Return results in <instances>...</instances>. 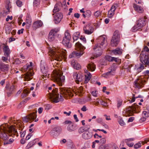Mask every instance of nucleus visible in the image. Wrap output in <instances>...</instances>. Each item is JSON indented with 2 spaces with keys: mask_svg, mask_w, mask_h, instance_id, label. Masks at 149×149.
I'll return each instance as SVG.
<instances>
[{
  "mask_svg": "<svg viewBox=\"0 0 149 149\" xmlns=\"http://www.w3.org/2000/svg\"><path fill=\"white\" fill-rule=\"evenodd\" d=\"M48 91L49 94V96L50 99L52 102L57 103L60 101H63V97L65 95H68L70 97H72L73 95V93L74 92V90L71 88H67L66 89L63 88H60V90L61 92V94L60 95V97H59V94L57 93V89H53L52 91V87L48 88Z\"/></svg>",
  "mask_w": 149,
  "mask_h": 149,
  "instance_id": "1",
  "label": "nucleus"
},
{
  "mask_svg": "<svg viewBox=\"0 0 149 149\" xmlns=\"http://www.w3.org/2000/svg\"><path fill=\"white\" fill-rule=\"evenodd\" d=\"M49 54L50 56L51 61H59L61 59L62 56H65L66 52L65 50L56 49L54 47H49Z\"/></svg>",
  "mask_w": 149,
  "mask_h": 149,
  "instance_id": "2",
  "label": "nucleus"
},
{
  "mask_svg": "<svg viewBox=\"0 0 149 149\" xmlns=\"http://www.w3.org/2000/svg\"><path fill=\"white\" fill-rule=\"evenodd\" d=\"M62 72L59 70H54L51 75L52 80L61 86L65 80L64 76L62 75Z\"/></svg>",
  "mask_w": 149,
  "mask_h": 149,
  "instance_id": "3",
  "label": "nucleus"
},
{
  "mask_svg": "<svg viewBox=\"0 0 149 149\" xmlns=\"http://www.w3.org/2000/svg\"><path fill=\"white\" fill-rule=\"evenodd\" d=\"M99 43L96 45L94 47V50L95 52L94 56L96 57L100 56L102 54V49L104 47V45L106 41L105 37H100L99 38Z\"/></svg>",
  "mask_w": 149,
  "mask_h": 149,
  "instance_id": "4",
  "label": "nucleus"
},
{
  "mask_svg": "<svg viewBox=\"0 0 149 149\" xmlns=\"http://www.w3.org/2000/svg\"><path fill=\"white\" fill-rule=\"evenodd\" d=\"M32 62L30 63V65H28L27 64L26 65L24 66L23 67L25 70L27 71L28 70V72L24 76V80L25 81H29L31 80L32 79L31 76L33 74V73L32 72Z\"/></svg>",
  "mask_w": 149,
  "mask_h": 149,
  "instance_id": "5",
  "label": "nucleus"
},
{
  "mask_svg": "<svg viewBox=\"0 0 149 149\" xmlns=\"http://www.w3.org/2000/svg\"><path fill=\"white\" fill-rule=\"evenodd\" d=\"M140 107L137 104H134L132 106L127 108L123 111L127 116H130L133 115V113L135 111L139 112Z\"/></svg>",
  "mask_w": 149,
  "mask_h": 149,
  "instance_id": "6",
  "label": "nucleus"
},
{
  "mask_svg": "<svg viewBox=\"0 0 149 149\" xmlns=\"http://www.w3.org/2000/svg\"><path fill=\"white\" fill-rule=\"evenodd\" d=\"M120 36L119 32L116 30L114 32L111 40V45L113 46H116L119 42Z\"/></svg>",
  "mask_w": 149,
  "mask_h": 149,
  "instance_id": "7",
  "label": "nucleus"
},
{
  "mask_svg": "<svg viewBox=\"0 0 149 149\" xmlns=\"http://www.w3.org/2000/svg\"><path fill=\"white\" fill-rule=\"evenodd\" d=\"M70 39L71 36L69 33L68 31H66L62 40L63 44L67 47H71V45L70 42Z\"/></svg>",
  "mask_w": 149,
  "mask_h": 149,
  "instance_id": "8",
  "label": "nucleus"
},
{
  "mask_svg": "<svg viewBox=\"0 0 149 149\" xmlns=\"http://www.w3.org/2000/svg\"><path fill=\"white\" fill-rule=\"evenodd\" d=\"M75 49L76 51H74L72 53V54L75 56L79 57L83 54V51L81 50L82 45L79 42L76 43L75 45Z\"/></svg>",
  "mask_w": 149,
  "mask_h": 149,
  "instance_id": "9",
  "label": "nucleus"
},
{
  "mask_svg": "<svg viewBox=\"0 0 149 149\" xmlns=\"http://www.w3.org/2000/svg\"><path fill=\"white\" fill-rule=\"evenodd\" d=\"M140 60L141 62L144 65H149V55L146 52H142L140 56Z\"/></svg>",
  "mask_w": 149,
  "mask_h": 149,
  "instance_id": "10",
  "label": "nucleus"
},
{
  "mask_svg": "<svg viewBox=\"0 0 149 149\" xmlns=\"http://www.w3.org/2000/svg\"><path fill=\"white\" fill-rule=\"evenodd\" d=\"M40 68L41 71L43 74L42 77L43 79V77H47L48 76V68L47 64L44 62H41L40 65Z\"/></svg>",
  "mask_w": 149,
  "mask_h": 149,
  "instance_id": "11",
  "label": "nucleus"
},
{
  "mask_svg": "<svg viewBox=\"0 0 149 149\" xmlns=\"http://www.w3.org/2000/svg\"><path fill=\"white\" fill-rule=\"evenodd\" d=\"M36 113L33 112L23 117V120L25 122H27L29 120H34L35 122H37L38 120V119L36 118Z\"/></svg>",
  "mask_w": 149,
  "mask_h": 149,
  "instance_id": "12",
  "label": "nucleus"
},
{
  "mask_svg": "<svg viewBox=\"0 0 149 149\" xmlns=\"http://www.w3.org/2000/svg\"><path fill=\"white\" fill-rule=\"evenodd\" d=\"M146 82V80L140 77L136 79L134 81L135 87L139 89L143 86L144 83Z\"/></svg>",
  "mask_w": 149,
  "mask_h": 149,
  "instance_id": "13",
  "label": "nucleus"
},
{
  "mask_svg": "<svg viewBox=\"0 0 149 149\" xmlns=\"http://www.w3.org/2000/svg\"><path fill=\"white\" fill-rule=\"evenodd\" d=\"M148 19L146 16L141 17L138 20L137 23L138 26L141 28L145 26L147 22Z\"/></svg>",
  "mask_w": 149,
  "mask_h": 149,
  "instance_id": "14",
  "label": "nucleus"
},
{
  "mask_svg": "<svg viewBox=\"0 0 149 149\" xmlns=\"http://www.w3.org/2000/svg\"><path fill=\"white\" fill-rule=\"evenodd\" d=\"M62 130L61 127L60 126H56L51 131L50 134L54 137L58 136Z\"/></svg>",
  "mask_w": 149,
  "mask_h": 149,
  "instance_id": "15",
  "label": "nucleus"
},
{
  "mask_svg": "<svg viewBox=\"0 0 149 149\" xmlns=\"http://www.w3.org/2000/svg\"><path fill=\"white\" fill-rule=\"evenodd\" d=\"M84 33L87 35L91 34L94 31V28L89 24L86 25L83 27Z\"/></svg>",
  "mask_w": 149,
  "mask_h": 149,
  "instance_id": "16",
  "label": "nucleus"
},
{
  "mask_svg": "<svg viewBox=\"0 0 149 149\" xmlns=\"http://www.w3.org/2000/svg\"><path fill=\"white\" fill-rule=\"evenodd\" d=\"M59 31L57 29H54L52 30L49 32L48 36V40L49 41L54 40L55 38V35Z\"/></svg>",
  "mask_w": 149,
  "mask_h": 149,
  "instance_id": "17",
  "label": "nucleus"
},
{
  "mask_svg": "<svg viewBox=\"0 0 149 149\" xmlns=\"http://www.w3.org/2000/svg\"><path fill=\"white\" fill-rule=\"evenodd\" d=\"M10 69V65L2 62L0 63V70L6 73Z\"/></svg>",
  "mask_w": 149,
  "mask_h": 149,
  "instance_id": "18",
  "label": "nucleus"
},
{
  "mask_svg": "<svg viewBox=\"0 0 149 149\" xmlns=\"http://www.w3.org/2000/svg\"><path fill=\"white\" fill-rule=\"evenodd\" d=\"M116 69V67L114 66H111L109 68V72L103 74V76L107 78V76L110 75H113L115 73V71Z\"/></svg>",
  "mask_w": 149,
  "mask_h": 149,
  "instance_id": "19",
  "label": "nucleus"
},
{
  "mask_svg": "<svg viewBox=\"0 0 149 149\" xmlns=\"http://www.w3.org/2000/svg\"><path fill=\"white\" fill-rule=\"evenodd\" d=\"M63 17V15L61 13L56 14L54 17V22L55 24H57L59 23Z\"/></svg>",
  "mask_w": 149,
  "mask_h": 149,
  "instance_id": "20",
  "label": "nucleus"
},
{
  "mask_svg": "<svg viewBox=\"0 0 149 149\" xmlns=\"http://www.w3.org/2000/svg\"><path fill=\"white\" fill-rule=\"evenodd\" d=\"M73 76L74 79H75L76 82L78 84L79 82L81 81L83 77L80 74H78L77 72H74L73 74Z\"/></svg>",
  "mask_w": 149,
  "mask_h": 149,
  "instance_id": "21",
  "label": "nucleus"
},
{
  "mask_svg": "<svg viewBox=\"0 0 149 149\" xmlns=\"http://www.w3.org/2000/svg\"><path fill=\"white\" fill-rule=\"evenodd\" d=\"M116 8V5L115 4H114L112 6L110 10L108 12V15L109 18H111L114 15Z\"/></svg>",
  "mask_w": 149,
  "mask_h": 149,
  "instance_id": "22",
  "label": "nucleus"
},
{
  "mask_svg": "<svg viewBox=\"0 0 149 149\" xmlns=\"http://www.w3.org/2000/svg\"><path fill=\"white\" fill-rule=\"evenodd\" d=\"M93 134L88 131H86L82 135V138L85 140H88L91 138L93 136Z\"/></svg>",
  "mask_w": 149,
  "mask_h": 149,
  "instance_id": "23",
  "label": "nucleus"
},
{
  "mask_svg": "<svg viewBox=\"0 0 149 149\" xmlns=\"http://www.w3.org/2000/svg\"><path fill=\"white\" fill-rule=\"evenodd\" d=\"M85 79L84 82L85 83H87L90 79L92 76L91 74L87 70H85Z\"/></svg>",
  "mask_w": 149,
  "mask_h": 149,
  "instance_id": "24",
  "label": "nucleus"
},
{
  "mask_svg": "<svg viewBox=\"0 0 149 149\" xmlns=\"http://www.w3.org/2000/svg\"><path fill=\"white\" fill-rule=\"evenodd\" d=\"M133 7L134 9V10L138 13H141L143 12L144 10L141 7L138 6L135 3L133 4Z\"/></svg>",
  "mask_w": 149,
  "mask_h": 149,
  "instance_id": "25",
  "label": "nucleus"
},
{
  "mask_svg": "<svg viewBox=\"0 0 149 149\" xmlns=\"http://www.w3.org/2000/svg\"><path fill=\"white\" fill-rule=\"evenodd\" d=\"M43 23L40 20L36 21L34 22L33 24V27L35 29H37L42 26Z\"/></svg>",
  "mask_w": 149,
  "mask_h": 149,
  "instance_id": "26",
  "label": "nucleus"
},
{
  "mask_svg": "<svg viewBox=\"0 0 149 149\" xmlns=\"http://www.w3.org/2000/svg\"><path fill=\"white\" fill-rule=\"evenodd\" d=\"M3 51L4 55L7 56V57L9 56V54L10 53V51L8 46L5 45L4 47L3 48Z\"/></svg>",
  "mask_w": 149,
  "mask_h": 149,
  "instance_id": "27",
  "label": "nucleus"
},
{
  "mask_svg": "<svg viewBox=\"0 0 149 149\" xmlns=\"http://www.w3.org/2000/svg\"><path fill=\"white\" fill-rule=\"evenodd\" d=\"M87 67L88 70L92 72L94 71L96 68L95 65L93 63H88Z\"/></svg>",
  "mask_w": 149,
  "mask_h": 149,
  "instance_id": "28",
  "label": "nucleus"
},
{
  "mask_svg": "<svg viewBox=\"0 0 149 149\" xmlns=\"http://www.w3.org/2000/svg\"><path fill=\"white\" fill-rule=\"evenodd\" d=\"M71 64L73 68L76 70H79L81 68V66L80 65L74 61H72Z\"/></svg>",
  "mask_w": 149,
  "mask_h": 149,
  "instance_id": "29",
  "label": "nucleus"
},
{
  "mask_svg": "<svg viewBox=\"0 0 149 149\" xmlns=\"http://www.w3.org/2000/svg\"><path fill=\"white\" fill-rule=\"evenodd\" d=\"M112 52L115 55H120L122 54V49L119 48H117L116 49L112 51Z\"/></svg>",
  "mask_w": 149,
  "mask_h": 149,
  "instance_id": "30",
  "label": "nucleus"
},
{
  "mask_svg": "<svg viewBox=\"0 0 149 149\" xmlns=\"http://www.w3.org/2000/svg\"><path fill=\"white\" fill-rule=\"evenodd\" d=\"M6 88L7 90L9 92H11L14 89V86L13 85H10L8 83L6 84Z\"/></svg>",
  "mask_w": 149,
  "mask_h": 149,
  "instance_id": "31",
  "label": "nucleus"
},
{
  "mask_svg": "<svg viewBox=\"0 0 149 149\" xmlns=\"http://www.w3.org/2000/svg\"><path fill=\"white\" fill-rule=\"evenodd\" d=\"M143 75L141 77L144 80H146V81L149 77V70H146L143 73Z\"/></svg>",
  "mask_w": 149,
  "mask_h": 149,
  "instance_id": "32",
  "label": "nucleus"
},
{
  "mask_svg": "<svg viewBox=\"0 0 149 149\" xmlns=\"http://www.w3.org/2000/svg\"><path fill=\"white\" fill-rule=\"evenodd\" d=\"M74 125V124L72 123L70 124L67 127L68 130L70 132L74 131L75 130Z\"/></svg>",
  "mask_w": 149,
  "mask_h": 149,
  "instance_id": "33",
  "label": "nucleus"
},
{
  "mask_svg": "<svg viewBox=\"0 0 149 149\" xmlns=\"http://www.w3.org/2000/svg\"><path fill=\"white\" fill-rule=\"evenodd\" d=\"M32 20L31 16L28 15L27 16L26 19V25L29 26L31 25Z\"/></svg>",
  "mask_w": 149,
  "mask_h": 149,
  "instance_id": "34",
  "label": "nucleus"
},
{
  "mask_svg": "<svg viewBox=\"0 0 149 149\" xmlns=\"http://www.w3.org/2000/svg\"><path fill=\"white\" fill-rule=\"evenodd\" d=\"M29 91L27 89H24L23 90L22 93V94L21 96L22 98L26 97L29 93Z\"/></svg>",
  "mask_w": 149,
  "mask_h": 149,
  "instance_id": "35",
  "label": "nucleus"
},
{
  "mask_svg": "<svg viewBox=\"0 0 149 149\" xmlns=\"http://www.w3.org/2000/svg\"><path fill=\"white\" fill-rule=\"evenodd\" d=\"M79 35L80 33L79 32H75L73 34V38L74 41H76L78 39Z\"/></svg>",
  "mask_w": 149,
  "mask_h": 149,
  "instance_id": "36",
  "label": "nucleus"
},
{
  "mask_svg": "<svg viewBox=\"0 0 149 149\" xmlns=\"http://www.w3.org/2000/svg\"><path fill=\"white\" fill-rule=\"evenodd\" d=\"M35 140H34L29 142L26 146V148L27 149L29 148L32 146L35 143Z\"/></svg>",
  "mask_w": 149,
  "mask_h": 149,
  "instance_id": "37",
  "label": "nucleus"
},
{
  "mask_svg": "<svg viewBox=\"0 0 149 149\" xmlns=\"http://www.w3.org/2000/svg\"><path fill=\"white\" fill-rule=\"evenodd\" d=\"M109 148V144H107L104 145L100 146L98 147V149H108Z\"/></svg>",
  "mask_w": 149,
  "mask_h": 149,
  "instance_id": "38",
  "label": "nucleus"
},
{
  "mask_svg": "<svg viewBox=\"0 0 149 149\" xmlns=\"http://www.w3.org/2000/svg\"><path fill=\"white\" fill-rule=\"evenodd\" d=\"M141 96L140 95H139L138 96L135 97V95L134 94L132 95V98L131 100H129L130 102L132 103L135 101L136 98H141Z\"/></svg>",
  "mask_w": 149,
  "mask_h": 149,
  "instance_id": "39",
  "label": "nucleus"
},
{
  "mask_svg": "<svg viewBox=\"0 0 149 149\" xmlns=\"http://www.w3.org/2000/svg\"><path fill=\"white\" fill-rule=\"evenodd\" d=\"M11 7L9 0H7L6 2V8L8 11H9L10 8Z\"/></svg>",
  "mask_w": 149,
  "mask_h": 149,
  "instance_id": "40",
  "label": "nucleus"
},
{
  "mask_svg": "<svg viewBox=\"0 0 149 149\" xmlns=\"http://www.w3.org/2000/svg\"><path fill=\"white\" fill-rule=\"evenodd\" d=\"M144 68V66L143 65L140 64L139 67L137 69V71L138 72H140Z\"/></svg>",
  "mask_w": 149,
  "mask_h": 149,
  "instance_id": "41",
  "label": "nucleus"
},
{
  "mask_svg": "<svg viewBox=\"0 0 149 149\" xmlns=\"http://www.w3.org/2000/svg\"><path fill=\"white\" fill-rule=\"evenodd\" d=\"M123 103V100H118L117 101V107L119 108L122 105Z\"/></svg>",
  "mask_w": 149,
  "mask_h": 149,
  "instance_id": "42",
  "label": "nucleus"
},
{
  "mask_svg": "<svg viewBox=\"0 0 149 149\" xmlns=\"http://www.w3.org/2000/svg\"><path fill=\"white\" fill-rule=\"evenodd\" d=\"M143 117H145L146 118L149 117V112L148 111H144L143 112Z\"/></svg>",
  "mask_w": 149,
  "mask_h": 149,
  "instance_id": "43",
  "label": "nucleus"
},
{
  "mask_svg": "<svg viewBox=\"0 0 149 149\" xmlns=\"http://www.w3.org/2000/svg\"><path fill=\"white\" fill-rule=\"evenodd\" d=\"M14 141V140L12 138H10L9 139V140H7L6 141V142H4V144H11Z\"/></svg>",
  "mask_w": 149,
  "mask_h": 149,
  "instance_id": "44",
  "label": "nucleus"
},
{
  "mask_svg": "<svg viewBox=\"0 0 149 149\" xmlns=\"http://www.w3.org/2000/svg\"><path fill=\"white\" fill-rule=\"evenodd\" d=\"M141 146V143L139 142L135 144L134 146V147L135 149H137Z\"/></svg>",
  "mask_w": 149,
  "mask_h": 149,
  "instance_id": "45",
  "label": "nucleus"
},
{
  "mask_svg": "<svg viewBox=\"0 0 149 149\" xmlns=\"http://www.w3.org/2000/svg\"><path fill=\"white\" fill-rule=\"evenodd\" d=\"M139 27L138 26L137 24L136 25L134 26L132 29V31L133 32H134L135 31L138 30L139 29H140Z\"/></svg>",
  "mask_w": 149,
  "mask_h": 149,
  "instance_id": "46",
  "label": "nucleus"
},
{
  "mask_svg": "<svg viewBox=\"0 0 149 149\" xmlns=\"http://www.w3.org/2000/svg\"><path fill=\"white\" fill-rule=\"evenodd\" d=\"M84 131H86L84 127H81L78 130V132L79 133L81 134Z\"/></svg>",
  "mask_w": 149,
  "mask_h": 149,
  "instance_id": "47",
  "label": "nucleus"
},
{
  "mask_svg": "<svg viewBox=\"0 0 149 149\" xmlns=\"http://www.w3.org/2000/svg\"><path fill=\"white\" fill-rule=\"evenodd\" d=\"M101 14V12L100 11L98 10L95 12L94 13V15L96 17H97Z\"/></svg>",
  "mask_w": 149,
  "mask_h": 149,
  "instance_id": "48",
  "label": "nucleus"
},
{
  "mask_svg": "<svg viewBox=\"0 0 149 149\" xmlns=\"http://www.w3.org/2000/svg\"><path fill=\"white\" fill-rule=\"evenodd\" d=\"M85 13L86 17H89L91 16V11L89 10H87L86 12Z\"/></svg>",
  "mask_w": 149,
  "mask_h": 149,
  "instance_id": "49",
  "label": "nucleus"
},
{
  "mask_svg": "<svg viewBox=\"0 0 149 149\" xmlns=\"http://www.w3.org/2000/svg\"><path fill=\"white\" fill-rule=\"evenodd\" d=\"M40 0H34L33 2L34 5L35 6H37L40 4Z\"/></svg>",
  "mask_w": 149,
  "mask_h": 149,
  "instance_id": "50",
  "label": "nucleus"
},
{
  "mask_svg": "<svg viewBox=\"0 0 149 149\" xmlns=\"http://www.w3.org/2000/svg\"><path fill=\"white\" fill-rule=\"evenodd\" d=\"M106 142V140L104 138H102L100 140V143L102 144H105Z\"/></svg>",
  "mask_w": 149,
  "mask_h": 149,
  "instance_id": "51",
  "label": "nucleus"
},
{
  "mask_svg": "<svg viewBox=\"0 0 149 149\" xmlns=\"http://www.w3.org/2000/svg\"><path fill=\"white\" fill-rule=\"evenodd\" d=\"M16 3L17 6L19 7H21L22 5V2L19 0L17 1L16 2Z\"/></svg>",
  "mask_w": 149,
  "mask_h": 149,
  "instance_id": "52",
  "label": "nucleus"
},
{
  "mask_svg": "<svg viewBox=\"0 0 149 149\" xmlns=\"http://www.w3.org/2000/svg\"><path fill=\"white\" fill-rule=\"evenodd\" d=\"M118 123H119L121 126H123L125 125V123L122 119H120L118 121Z\"/></svg>",
  "mask_w": 149,
  "mask_h": 149,
  "instance_id": "53",
  "label": "nucleus"
},
{
  "mask_svg": "<svg viewBox=\"0 0 149 149\" xmlns=\"http://www.w3.org/2000/svg\"><path fill=\"white\" fill-rule=\"evenodd\" d=\"M58 9L57 7V5H55L54 10H53V12L54 13H56V12L58 11Z\"/></svg>",
  "mask_w": 149,
  "mask_h": 149,
  "instance_id": "54",
  "label": "nucleus"
},
{
  "mask_svg": "<svg viewBox=\"0 0 149 149\" xmlns=\"http://www.w3.org/2000/svg\"><path fill=\"white\" fill-rule=\"evenodd\" d=\"M113 57L108 56L107 57V59L109 61H113Z\"/></svg>",
  "mask_w": 149,
  "mask_h": 149,
  "instance_id": "55",
  "label": "nucleus"
},
{
  "mask_svg": "<svg viewBox=\"0 0 149 149\" xmlns=\"http://www.w3.org/2000/svg\"><path fill=\"white\" fill-rule=\"evenodd\" d=\"M80 39L82 40L84 43H86V39L84 36H81L80 38Z\"/></svg>",
  "mask_w": 149,
  "mask_h": 149,
  "instance_id": "56",
  "label": "nucleus"
},
{
  "mask_svg": "<svg viewBox=\"0 0 149 149\" xmlns=\"http://www.w3.org/2000/svg\"><path fill=\"white\" fill-rule=\"evenodd\" d=\"M52 108L51 106L49 104H47L45 106V109L46 110H48Z\"/></svg>",
  "mask_w": 149,
  "mask_h": 149,
  "instance_id": "57",
  "label": "nucleus"
},
{
  "mask_svg": "<svg viewBox=\"0 0 149 149\" xmlns=\"http://www.w3.org/2000/svg\"><path fill=\"white\" fill-rule=\"evenodd\" d=\"M90 127V125H86L84 127V129L86 131L89 130Z\"/></svg>",
  "mask_w": 149,
  "mask_h": 149,
  "instance_id": "58",
  "label": "nucleus"
},
{
  "mask_svg": "<svg viewBox=\"0 0 149 149\" xmlns=\"http://www.w3.org/2000/svg\"><path fill=\"white\" fill-rule=\"evenodd\" d=\"M94 137L95 138L98 139L100 138H101L102 136H99L97 134L95 133L94 135Z\"/></svg>",
  "mask_w": 149,
  "mask_h": 149,
  "instance_id": "59",
  "label": "nucleus"
},
{
  "mask_svg": "<svg viewBox=\"0 0 149 149\" xmlns=\"http://www.w3.org/2000/svg\"><path fill=\"white\" fill-rule=\"evenodd\" d=\"M100 103L103 106L105 107H106L107 106V103L105 102L102 100V101H100Z\"/></svg>",
  "mask_w": 149,
  "mask_h": 149,
  "instance_id": "60",
  "label": "nucleus"
},
{
  "mask_svg": "<svg viewBox=\"0 0 149 149\" xmlns=\"http://www.w3.org/2000/svg\"><path fill=\"white\" fill-rule=\"evenodd\" d=\"M15 38H14L10 37L9 38L8 40V42H10L12 41H14L15 40Z\"/></svg>",
  "mask_w": 149,
  "mask_h": 149,
  "instance_id": "61",
  "label": "nucleus"
},
{
  "mask_svg": "<svg viewBox=\"0 0 149 149\" xmlns=\"http://www.w3.org/2000/svg\"><path fill=\"white\" fill-rule=\"evenodd\" d=\"M6 57L3 56L2 58V60L4 62L7 61L8 59V57H7V56H6Z\"/></svg>",
  "mask_w": 149,
  "mask_h": 149,
  "instance_id": "62",
  "label": "nucleus"
},
{
  "mask_svg": "<svg viewBox=\"0 0 149 149\" xmlns=\"http://www.w3.org/2000/svg\"><path fill=\"white\" fill-rule=\"evenodd\" d=\"M81 110L83 111H85L87 110V109L85 106H84L81 108Z\"/></svg>",
  "mask_w": 149,
  "mask_h": 149,
  "instance_id": "63",
  "label": "nucleus"
},
{
  "mask_svg": "<svg viewBox=\"0 0 149 149\" xmlns=\"http://www.w3.org/2000/svg\"><path fill=\"white\" fill-rule=\"evenodd\" d=\"M143 50L144 52H149V49L148 47L147 46H145L143 49Z\"/></svg>",
  "mask_w": 149,
  "mask_h": 149,
  "instance_id": "64",
  "label": "nucleus"
}]
</instances>
